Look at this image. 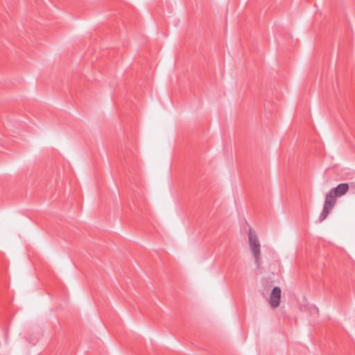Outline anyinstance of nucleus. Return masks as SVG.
I'll return each mask as SVG.
<instances>
[{"label": "nucleus", "instance_id": "obj_2", "mask_svg": "<svg viewBox=\"0 0 355 355\" xmlns=\"http://www.w3.org/2000/svg\"><path fill=\"white\" fill-rule=\"evenodd\" d=\"M248 241L252 254L256 263L258 264L260 259V243L256 232L252 228L249 230Z\"/></svg>", "mask_w": 355, "mask_h": 355}, {"label": "nucleus", "instance_id": "obj_1", "mask_svg": "<svg viewBox=\"0 0 355 355\" xmlns=\"http://www.w3.org/2000/svg\"><path fill=\"white\" fill-rule=\"evenodd\" d=\"M337 196H338L336 195V193L332 190L327 193L323 209L318 218L320 222H322L328 216L331 210L336 204Z\"/></svg>", "mask_w": 355, "mask_h": 355}, {"label": "nucleus", "instance_id": "obj_4", "mask_svg": "<svg viewBox=\"0 0 355 355\" xmlns=\"http://www.w3.org/2000/svg\"><path fill=\"white\" fill-rule=\"evenodd\" d=\"M336 195L341 196L345 194L349 190V184L347 183L339 184L336 188L331 189Z\"/></svg>", "mask_w": 355, "mask_h": 355}, {"label": "nucleus", "instance_id": "obj_3", "mask_svg": "<svg viewBox=\"0 0 355 355\" xmlns=\"http://www.w3.org/2000/svg\"><path fill=\"white\" fill-rule=\"evenodd\" d=\"M281 298V289L278 286L273 288L269 297V304L272 308H276L279 305Z\"/></svg>", "mask_w": 355, "mask_h": 355}]
</instances>
